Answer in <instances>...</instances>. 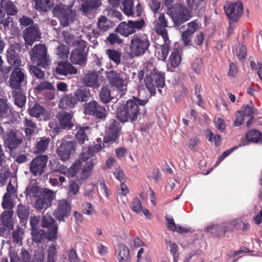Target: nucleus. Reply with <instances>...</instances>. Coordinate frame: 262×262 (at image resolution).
<instances>
[{
  "label": "nucleus",
  "mask_w": 262,
  "mask_h": 262,
  "mask_svg": "<svg viewBox=\"0 0 262 262\" xmlns=\"http://www.w3.org/2000/svg\"><path fill=\"white\" fill-rule=\"evenodd\" d=\"M135 31L130 27L128 22L126 23L125 21L121 22L115 29L116 32L124 37H128L129 35L134 33Z\"/></svg>",
  "instance_id": "nucleus-29"
},
{
  "label": "nucleus",
  "mask_w": 262,
  "mask_h": 262,
  "mask_svg": "<svg viewBox=\"0 0 262 262\" xmlns=\"http://www.w3.org/2000/svg\"><path fill=\"white\" fill-rule=\"evenodd\" d=\"M63 36L64 37L65 42L69 46H75L78 43V40L76 39V37L68 32H64L63 33Z\"/></svg>",
  "instance_id": "nucleus-48"
},
{
  "label": "nucleus",
  "mask_w": 262,
  "mask_h": 262,
  "mask_svg": "<svg viewBox=\"0 0 262 262\" xmlns=\"http://www.w3.org/2000/svg\"><path fill=\"white\" fill-rule=\"evenodd\" d=\"M48 157L46 155L38 156L33 159L30 165V171L34 176H40L47 166Z\"/></svg>",
  "instance_id": "nucleus-11"
},
{
  "label": "nucleus",
  "mask_w": 262,
  "mask_h": 262,
  "mask_svg": "<svg viewBox=\"0 0 262 262\" xmlns=\"http://www.w3.org/2000/svg\"><path fill=\"white\" fill-rule=\"evenodd\" d=\"M17 187V179L15 177H12L10 179V181L7 188V192L6 193L11 195L14 194L16 192Z\"/></svg>",
  "instance_id": "nucleus-43"
},
{
  "label": "nucleus",
  "mask_w": 262,
  "mask_h": 262,
  "mask_svg": "<svg viewBox=\"0 0 262 262\" xmlns=\"http://www.w3.org/2000/svg\"><path fill=\"white\" fill-rule=\"evenodd\" d=\"M73 95L77 102L86 101L91 97L90 90L86 88L78 89L74 92Z\"/></svg>",
  "instance_id": "nucleus-28"
},
{
  "label": "nucleus",
  "mask_w": 262,
  "mask_h": 262,
  "mask_svg": "<svg viewBox=\"0 0 262 262\" xmlns=\"http://www.w3.org/2000/svg\"><path fill=\"white\" fill-rule=\"evenodd\" d=\"M29 53L31 60L36 66L46 68L50 64L51 60L47 54V48L44 44L35 45Z\"/></svg>",
  "instance_id": "nucleus-4"
},
{
  "label": "nucleus",
  "mask_w": 262,
  "mask_h": 262,
  "mask_svg": "<svg viewBox=\"0 0 262 262\" xmlns=\"http://www.w3.org/2000/svg\"><path fill=\"white\" fill-rule=\"evenodd\" d=\"M2 2L5 14L7 13L8 15L13 16L17 14V8L12 2L8 0H2Z\"/></svg>",
  "instance_id": "nucleus-32"
},
{
  "label": "nucleus",
  "mask_w": 262,
  "mask_h": 262,
  "mask_svg": "<svg viewBox=\"0 0 262 262\" xmlns=\"http://www.w3.org/2000/svg\"><path fill=\"white\" fill-rule=\"evenodd\" d=\"M246 139L248 141L253 143H262V133L258 130L252 129L246 134Z\"/></svg>",
  "instance_id": "nucleus-31"
},
{
  "label": "nucleus",
  "mask_w": 262,
  "mask_h": 262,
  "mask_svg": "<svg viewBox=\"0 0 262 262\" xmlns=\"http://www.w3.org/2000/svg\"><path fill=\"white\" fill-rule=\"evenodd\" d=\"M17 213L18 217L21 220H26L28 218L29 214V207L23 205L22 204H18L17 206Z\"/></svg>",
  "instance_id": "nucleus-42"
},
{
  "label": "nucleus",
  "mask_w": 262,
  "mask_h": 262,
  "mask_svg": "<svg viewBox=\"0 0 262 262\" xmlns=\"http://www.w3.org/2000/svg\"><path fill=\"white\" fill-rule=\"evenodd\" d=\"M69 53V48L65 45H60L57 48V54L63 59L68 58Z\"/></svg>",
  "instance_id": "nucleus-51"
},
{
  "label": "nucleus",
  "mask_w": 262,
  "mask_h": 262,
  "mask_svg": "<svg viewBox=\"0 0 262 262\" xmlns=\"http://www.w3.org/2000/svg\"><path fill=\"white\" fill-rule=\"evenodd\" d=\"M106 39L111 45L120 44L123 42V39L115 33H110Z\"/></svg>",
  "instance_id": "nucleus-55"
},
{
  "label": "nucleus",
  "mask_w": 262,
  "mask_h": 262,
  "mask_svg": "<svg viewBox=\"0 0 262 262\" xmlns=\"http://www.w3.org/2000/svg\"><path fill=\"white\" fill-rule=\"evenodd\" d=\"M149 46V41L146 37L135 35L131 39L129 48L132 54L137 56L143 54Z\"/></svg>",
  "instance_id": "nucleus-6"
},
{
  "label": "nucleus",
  "mask_w": 262,
  "mask_h": 262,
  "mask_svg": "<svg viewBox=\"0 0 262 262\" xmlns=\"http://www.w3.org/2000/svg\"><path fill=\"white\" fill-rule=\"evenodd\" d=\"M21 142V140L17 138L16 133L13 130L8 133L4 138L5 144L10 150L16 148Z\"/></svg>",
  "instance_id": "nucleus-24"
},
{
  "label": "nucleus",
  "mask_w": 262,
  "mask_h": 262,
  "mask_svg": "<svg viewBox=\"0 0 262 262\" xmlns=\"http://www.w3.org/2000/svg\"><path fill=\"white\" fill-rule=\"evenodd\" d=\"M11 110L4 99H0V114H11Z\"/></svg>",
  "instance_id": "nucleus-61"
},
{
  "label": "nucleus",
  "mask_w": 262,
  "mask_h": 262,
  "mask_svg": "<svg viewBox=\"0 0 262 262\" xmlns=\"http://www.w3.org/2000/svg\"><path fill=\"white\" fill-rule=\"evenodd\" d=\"M70 59L73 64L84 66L86 60L83 50L77 49L73 51L70 56Z\"/></svg>",
  "instance_id": "nucleus-25"
},
{
  "label": "nucleus",
  "mask_w": 262,
  "mask_h": 262,
  "mask_svg": "<svg viewBox=\"0 0 262 262\" xmlns=\"http://www.w3.org/2000/svg\"><path fill=\"white\" fill-rule=\"evenodd\" d=\"M50 142L49 138H41L36 144L37 152H44L47 148Z\"/></svg>",
  "instance_id": "nucleus-44"
},
{
  "label": "nucleus",
  "mask_w": 262,
  "mask_h": 262,
  "mask_svg": "<svg viewBox=\"0 0 262 262\" xmlns=\"http://www.w3.org/2000/svg\"><path fill=\"white\" fill-rule=\"evenodd\" d=\"M227 15L233 21H236L242 15L243 6L241 2L231 3L225 6Z\"/></svg>",
  "instance_id": "nucleus-13"
},
{
  "label": "nucleus",
  "mask_w": 262,
  "mask_h": 262,
  "mask_svg": "<svg viewBox=\"0 0 262 262\" xmlns=\"http://www.w3.org/2000/svg\"><path fill=\"white\" fill-rule=\"evenodd\" d=\"M20 256L24 262H44L45 254L41 250L36 253L33 260L29 252L24 249H21Z\"/></svg>",
  "instance_id": "nucleus-26"
},
{
  "label": "nucleus",
  "mask_w": 262,
  "mask_h": 262,
  "mask_svg": "<svg viewBox=\"0 0 262 262\" xmlns=\"http://www.w3.org/2000/svg\"><path fill=\"white\" fill-rule=\"evenodd\" d=\"M106 53L109 58L117 65L119 64L121 61V53L115 50L107 49Z\"/></svg>",
  "instance_id": "nucleus-39"
},
{
  "label": "nucleus",
  "mask_w": 262,
  "mask_h": 262,
  "mask_svg": "<svg viewBox=\"0 0 262 262\" xmlns=\"http://www.w3.org/2000/svg\"><path fill=\"white\" fill-rule=\"evenodd\" d=\"M122 5L123 11L127 16H131L134 14L133 0H122Z\"/></svg>",
  "instance_id": "nucleus-41"
},
{
  "label": "nucleus",
  "mask_w": 262,
  "mask_h": 262,
  "mask_svg": "<svg viewBox=\"0 0 262 262\" xmlns=\"http://www.w3.org/2000/svg\"><path fill=\"white\" fill-rule=\"evenodd\" d=\"M100 100L104 103L109 102L112 97L111 95V91L107 86H102L99 93Z\"/></svg>",
  "instance_id": "nucleus-38"
},
{
  "label": "nucleus",
  "mask_w": 262,
  "mask_h": 262,
  "mask_svg": "<svg viewBox=\"0 0 262 262\" xmlns=\"http://www.w3.org/2000/svg\"><path fill=\"white\" fill-rule=\"evenodd\" d=\"M234 53L236 55L239 59H243L246 55V48L244 45L238 44V46L235 49H233Z\"/></svg>",
  "instance_id": "nucleus-50"
},
{
  "label": "nucleus",
  "mask_w": 262,
  "mask_h": 262,
  "mask_svg": "<svg viewBox=\"0 0 262 262\" xmlns=\"http://www.w3.org/2000/svg\"><path fill=\"white\" fill-rule=\"evenodd\" d=\"M59 124L62 128H70L74 124L72 116H58Z\"/></svg>",
  "instance_id": "nucleus-34"
},
{
  "label": "nucleus",
  "mask_w": 262,
  "mask_h": 262,
  "mask_svg": "<svg viewBox=\"0 0 262 262\" xmlns=\"http://www.w3.org/2000/svg\"><path fill=\"white\" fill-rule=\"evenodd\" d=\"M181 60V53L179 51H174L170 55V64L173 68L178 67L180 65Z\"/></svg>",
  "instance_id": "nucleus-37"
},
{
  "label": "nucleus",
  "mask_w": 262,
  "mask_h": 262,
  "mask_svg": "<svg viewBox=\"0 0 262 262\" xmlns=\"http://www.w3.org/2000/svg\"><path fill=\"white\" fill-rule=\"evenodd\" d=\"M13 97L14 98V101L16 105L19 107H22L26 101V96L23 94L20 89H15L12 92Z\"/></svg>",
  "instance_id": "nucleus-36"
},
{
  "label": "nucleus",
  "mask_w": 262,
  "mask_h": 262,
  "mask_svg": "<svg viewBox=\"0 0 262 262\" xmlns=\"http://www.w3.org/2000/svg\"><path fill=\"white\" fill-rule=\"evenodd\" d=\"M30 72L38 79H43L45 78V73L37 66L30 65L29 66Z\"/></svg>",
  "instance_id": "nucleus-53"
},
{
  "label": "nucleus",
  "mask_w": 262,
  "mask_h": 262,
  "mask_svg": "<svg viewBox=\"0 0 262 262\" xmlns=\"http://www.w3.org/2000/svg\"><path fill=\"white\" fill-rule=\"evenodd\" d=\"M90 133V129L88 127H80L75 135L76 138L80 144H83L85 140H88L87 135Z\"/></svg>",
  "instance_id": "nucleus-33"
},
{
  "label": "nucleus",
  "mask_w": 262,
  "mask_h": 262,
  "mask_svg": "<svg viewBox=\"0 0 262 262\" xmlns=\"http://www.w3.org/2000/svg\"><path fill=\"white\" fill-rule=\"evenodd\" d=\"M164 41L165 43L162 46L161 48L162 57L163 60H165L167 56L168 52L170 50L169 43L170 42L168 38L167 40Z\"/></svg>",
  "instance_id": "nucleus-60"
},
{
  "label": "nucleus",
  "mask_w": 262,
  "mask_h": 262,
  "mask_svg": "<svg viewBox=\"0 0 262 262\" xmlns=\"http://www.w3.org/2000/svg\"><path fill=\"white\" fill-rule=\"evenodd\" d=\"M202 61L199 59H195L191 64V69L194 74L198 75L200 73V69L202 67Z\"/></svg>",
  "instance_id": "nucleus-62"
},
{
  "label": "nucleus",
  "mask_w": 262,
  "mask_h": 262,
  "mask_svg": "<svg viewBox=\"0 0 262 262\" xmlns=\"http://www.w3.org/2000/svg\"><path fill=\"white\" fill-rule=\"evenodd\" d=\"M141 201L138 198H135L132 203L131 208L137 213L140 214L143 209Z\"/></svg>",
  "instance_id": "nucleus-56"
},
{
  "label": "nucleus",
  "mask_w": 262,
  "mask_h": 262,
  "mask_svg": "<svg viewBox=\"0 0 262 262\" xmlns=\"http://www.w3.org/2000/svg\"><path fill=\"white\" fill-rule=\"evenodd\" d=\"M21 51L20 44L15 42L9 46L7 51V58L8 63L15 67L21 65V60L19 55Z\"/></svg>",
  "instance_id": "nucleus-10"
},
{
  "label": "nucleus",
  "mask_w": 262,
  "mask_h": 262,
  "mask_svg": "<svg viewBox=\"0 0 262 262\" xmlns=\"http://www.w3.org/2000/svg\"><path fill=\"white\" fill-rule=\"evenodd\" d=\"M168 228L173 231H177L180 233L187 232L188 230L179 225H176L172 219H167Z\"/></svg>",
  "instance_id": "nucleus-45"
},
{
  "label": "nucleus",
  "mask_w": 262,
  "mask_h": 262,
  "mask_svg": "<svg viewBox=\"0 0 262 262\" xmlns=\"http://www.w3.org/2000/svg\"><path fill=\"white\" fill-rule=\"evenodd\" d=\"M52 12L54 15L59 19L63 27H67L70 23H73L76 17V12L72 9V6L59 4L54 7Z\"/></svg>",
  "instance_id": "nucleus-2"
},
{
  "label": "nucleus",
  "mask_w": 262,
  "mask_h": 262,
  "mask_svg": "<svg viewBox=\"0 0 262 262\" xmlns=\"http://www.w3.org/2000/svg\"><path fill=\"white\" fill-rule=\"evenodd\" d=\"M145 84L151 94L156 93V89L161 93V90L165 86L164 77L160 73H151L149 76H147L145 79Z\"/></svg>",
  "instance_id": "nucleus-7"
},
{
  "label": "nucleus",
  "mask_w": 262,
  "mask_h": 262,
  "mask_svg": "<svg viewBox=\"0 0 262 262\" xmlns=\"http://www.w3.org/2000/svg\"><path fill=\"white\" fill-rule=\"evenodd\" d=\"M238 113H243V115H253L258 113L257 110L252 103L244 105Z\"/></svg>",
  "instance_id": "nucleus-47"
},
{
  "label": "nucleus",
  "mask_w": 262,
  "mask_h": 262,
  "mask_svg": "<svg viewBox=\"0 0 262 262\" xmlns=\"http://www.w3.org/2000/svg\"><path fill=\"white\" fill-rule=\"evenodd\" d=\"M12 211L9 210L3 212L0 216V233H4L7 229L11 230L13 226L11 221Z\"/></svg>",
  "instance_id": "nucleus-21"
},
{
  "label": "nucleus",
  "mask_w": 262,
  "mask_h": 262,
  "mask_svg": "<svg viewBox=\"0 0 262 262\" xmlns=\"http://www.w3.org/2000/svg\"><path fill=\"white\" fill-rule=\"evenodd\" d=\"M128 22L130 27L134 30H135V29H141L145 24V21L143 19H140L137 21L128 20Z\"/></svg>",
  "instance_id": "nucleus-59"
},
{
  "label": "nucleus",
  "mask_w": 262,
  "mask_h": 262,
  "mask_svg": "<svg viewBox=\"0 0 262 262\" xmlns=\"http://www.w3.org/2000/svg\"><path fill=\"white\" fill-rule=\"evenodd\" d=\"M146 102V100L133 97V99L127 101L125 106L118 107L117 113L122 115H144L146 113L144 105Z\"/></svg>",
  "instance_id": "nucleus-3"
},
{
  "label": "nucleus",
  "mask_w": 262,
  "mask_h": 262,
  "mask_svg": "<svg viewBox=\"0 0 262 262\" xmlns=\"http://www.w3.org/2000/svg\"><path fill=\"white\" fill-rule=\"evenodd\" d=\"M40 37V33L37 25L26 28L23 32V37L27 45L31 46Z\"/></svg>",
  "instance_id": "nucleus-17"
},
{
  "label": "nucleus",
  "mask_w": 262,
  "mask_h": 262,
  "mask_svg": "<svg viewBox=\"0 0 262 262\" xmlns=\"http://www.w3.org/2000/svg\"><path fill=\"white\" fill-rule=\"evenodd\" d=\"M45 112V109L39 104H35L30 110V115H42Z\"/></svg>",
  "instance_id": "nucleus-63"
},
{
  "label": "nucleus",
  "mask_w": 262,
  "mask_h": 262,
  "mask_svg": "<svg viewBox=\"0 0 262 262\" xmlns=\"http://www.w3.org/2000/svg\"><path fill=\"white\" fill-rule=\"evenodd\" d=\"M35 89L38 92H41L46 90H54V88L53 84L51 82L43 81L37 85L35 87Z\"/></svg>",
  "instance_id": "nucleus-54"
},
{
  "label": "nucleus",
  "mask_w": 262,
  "mask_h": 262,
  "mask_svg": "<svg viewBox=\"0 0 262 262\" xmlns=\"http://www.w3.org/2000/svg\"><path fill=\"white\" fill-rule=\"evenodd\" d=\"M32 238L35 242H40L45 237V232L41 229H33L31 232Z\"/></svg>",
  "instance_id": "nucleus-49"
},
{
  "label": "nucleus",
  "mask_w": 262,
  "mask_h": 262,
  "mask_svg": "<svg viewBox=\"0 0 262 262\" xmlns=\"http://www.w3.org/2000/svg\"><path fill=\"white\" fill-rule=\"evenodd\" d=\"M102 148L103 146L100 144L90 146L86 152L83 151L80 160L74 163L70 169L61 167L60 171L69 177H73L77 174V171L82 167V178H88L91 174L93 166L96 164V162H93L92 157L94 153L100 151Z\"/></svg>",
  "instance_id": "nucleus-1"
},
{
  "label": "nucleus",
  "mask_w": 262,
  "mask_h": 262,
  "mask_svg": "<svg viewBox=\"0 0 262 262\" xmlns=\"http://www.w3.org/2000/svg\"><path fill=\"white\" fill-rule=\"evenodd\" d=\"M110 20L104 16H101L98 20V27L103 32L107 31L110 27Z\"/></svg>",
  "instance_id": "nucleus-40"
},
{
  "label": "nucleus",
  "mask_w": 262,
  "mask_h": 262,
  "mask_svg": "<svg viewBox=\"0 0 262 262\" xmlns=\"http://www.w3.org/2000/svg\"><path fill=\"white\" fill-rule=\"evenodd\" d=\"M129 192V190L127 186L124 183H122L117 190V200H119V198L122 199V196H125Z\"/></svg>",
  "instance_id": "nucleus-57"
},
{
  "label": "nucleus",
  "mask_w": 262,
  "mask_h": 262,
  "mask_svg": "<svg viewBox=\"0 0 262 262\" xmlns=\"http://www.w3.org/2000/svg\"><path fill=\"white\" fill-rule=\"evenodd\" d=\"M169 27L165 15L164 13H160L156 21L155 30L157 33L161 35L164 40H168V33L165 28Z\"/></svg>",
  "instance_id": "nucleus-19"
},
{
  "label": "nucleus",
  "mask_w": 262,
  "mask_h": 262,
  "mask_svg": "<svg viewBox=\"0 0 262 262\" xmlns=\"http://www.w3.org/2000/svg\"><path fill=\"white\" fill-rule=\"evenodd\" d=\"M117 258L119 262H129L130 259L128 247L123 244L118 245L116 250Z\"/></svg>",
  "instance_id": "nucleus-27"
},
{
  "label": "nucleus",
  "mask_w": 262,
  "mask_h": 262,
  "mask_svg": "<svg viewBox=\"0 0 262 262\" xmlns=\"http://www.w3.org/2000/svg\"><path fill=\"white\" fill-rule=\"evenodd\" d=\"M55 197V192L49 189H45L36 200L35 207L40 211H44L51 206L52 201Z\"/></svg>",
  "instance_id": "nucleus-8"
},
{
  "label": "nucleus",
  "mask_w": 262,
  "mask_h": 262,
  "mask_svg": "<svg viewBox=\"0 0 262 262\" xmlns=\"http://www.w3.org/2000/svg\"><path fill=\"white\" fill-rule=\"evenodd\" d=\"M9 83L11 88L19 90L21 85L27 83V77L24 70L19 67H16L10 75Z\"/></svg>",
  "instance_id": "nucleus-9"
},
{
  "label": "nucleus",
  "mask_w": 262,
  "mask_h": 262,
  "mask_svg": "<svg viewBox=\"0 0 262 262\" xmlns=\"http://www.w3.org/2000/svg\"><path fill=\"white\" fill-rule=\"evenodd\" d=\"M121 126L116 121H112L106 127L104 142L108 143L115 141L118 138Z\"/></svg>",
  "instance_id": "nucleus-14"
},
{
  "label": "nucleus",
  "mask_w": 262,
  "mask_h": 262,
  "mask_svg": "<svg viewBox=\"0 0 262 262\" xmlns=\"http://www.w3.org/2000/svg\"><path fill=\"white\" fill-rule=\"evenodd\" d=\"M98 77L99 74L97 72H89L83 77V83L88 87L98 88L100 85Z\"/></svg>",
  "instance_id": "nucleus-22"
},
{
  "label": "nucleus",
  "mask_w": 262,
  "mask_h": 262,
  "mask_svg": "<svg viewBox=\"0 0 262 262\" xmlns=\"http://www.w3.org/2000/svg\"><path fill=\"white\" fill-rule=\"evenodd\" d=\"M76 103L77 102L74 99L73 95L72 96L66 95L61 99L59 103V106L63 108H67L68 107L72 108Z\"/></svg>",
  "instance_id": "nucleus-35"
},
{
  "label": "nucleus",
  "mask_w": 262,
  "mask_h": 262,
  "mask_svg": "<svg viewBox=\"0 0 262 262\" xmlns=\"http://www.w3.org/2000/svg\"><path fill=\"white\" fill-rule=\"evenodd\" d=\"M71 209L70 203L66 200H60L58 207L54 212V216L60 221H64V218L69 216Z\"/></svg>",
  "instance_id": "nucleus-16"
},
{
  "label": "nucleus",
  "mask_w": 262,
  "mask_h": 262,
  "mask_svg": "<svg viewBox=\"0 0 262 262\" xmlns=\"http://www.w3.org/2000/svg\"><path fill=\"white\" fill-rule=\"evenodd\" d=\"M41 226L43 228L48 229V237L50 240H53L57 237V226L55 224L54 219L50 215L47 214L41 220Z\"/></svg>",
  "instance_id": "nucleus-12"
},
{
  "label": "nucleus",
  "mask_w": 262,
  "mask_h": 262,
  "mask_svg": "<svg viewBox=\"0 0 262 262\" xmlns=\"http://www.w3.org/2000/svg\"><path fill=\"white\" fill-rule=\"evenodd\" d=\"M57 75L67 76L76 74L77 70L69 63L60 62L55 69Z\"/></svg>",
  "instance_id": "nucleus-23"
},
{
  "label": "nucleus",
  "mask_w": 262,
  "mask_h": 262,
  "mask_svg": "<svg viewBox=\"0 0 262 262\" xmlns=\"http://www.w3.org/2000/svg\"><path fill=\"white\" fill-rule=\"evenodd\" d=\"M106 76L111 84L120 91L126 89V85L121 75L116 71L111 70L106 72Z\"/></svg>",
  "instance_id": "nucleus-18"
},
{
  "label": "nucleus",
  "mask_w": 262,
  "mask_h": 262,
  "mask_svg": "<svg viewBox=\"0 0 262 262\" xmlns=\"http://www.w3.org/2000/svg\"><path fill=\"white\" fill-rule=\"evenodd\" d=\"M23 235V232L18 229L13 232L12 235V239L14 242L18 244L19 246L22 245V236Z\"/></svg>",
  "instance_id": "nucleus-58"
},
{
  "label": "nucleus",
  "mask_w": 262,
  "mask_h": 262,
  "mask_svg": "<svg viewBox=\"0 0 262 262\" xmlns=\"http://www.w3.org/2000/svg\"><path fill=\"white\" fill-rule=\"evenodd\" d=\"M83 108L85 115H106L108 113V108L101 106L96 101H91L85 103Z\"/></svg>",
  "instance_id": "nucleus-15"
},
{
  "label": "nucleus",
  "mask_w": 262,
  "mask_h": 262,
  "mask_svg": "<svg viewBox=\"0 0 262 262\" xmlns=\"http://www.w3.org/2000/svg\"><path fill=\"white\" fill-rule=\"evenodd\" d=\"M25 124L27 127L25 129L26 136L28 139L30 138V136L33 134L35 129V124L31 120L26 119Z\"/></svg>",
  "instance_id": "nucleus-46"
},
{
  "label": "nucleus",
  "mask_w": 262,
  "mask_h": 262,
  "mask_svg": "<svg viewBox=\"0 0 262 262\" xmlns=\"http://www.w3.org/2000/svg\"><path fill=\"white\" fill-rule=\"evenodd\" d=\"M168 13L175 27H179L191 17L190 11L185 6L180 4H175L168 8Z\"/></svg>",
  "instance_id": "nucleus-5"
},
{
  "label": "nucleus",
  "mask_w": 262,
  "mask_h": 262,
  "mask_svg": "<svg viewBox=\"0 0 262 262\" xmlns=\"http://www.w3.org/2000/svg\"><path fill=\"white\" fill-rule=\"evenodd\" d=\"M74 148L73 142L63 141L57 148L56 153L61 160L66 161L70 158L71 151L74 150Z\"/></svg>",
  "instance_id": "nucleus-20"
},
{
  "label": "nucleus",
  "mask_w": 262,
  "mask_h": 262,
  "mask_svg": "<svg viewBox=\"0 0 262 262\" xmlns=\"http://www.w3.org/2000/svg\"><path fill=\"white\" fill-rule=\"evenodd\" d=\"M53 4L52 0H35L34 7L37 10L47 12L51 9Z\"/></svg>",
  "instance_id": "nucleus-30"
},
{
  "label": "nucleus",
  "mask_w": 262,
  "mask_h": 262,
  "mask_svg": "<svg viewBox=\"0 0 262 262\" xmlns=\"http://www.w3.org/2000/svg\"><path fill=\"white\" fill-rule=\"evenodd\" d=\"M82 211L84 214L91 215L94 213L95 210L92 204L85 202L82 205Z\"/></svg>",
  "instance_id": "nucleus-64"
},
{
  "label": "nucleus",
  "mask_w": 262,
  "mask_h": 262,
  "mask_svg": "<svg viewBox=\"0 0 262 262\" xmlns=\"http://www.w3.org/2000/svg\"><path fill=\"white\" fill-rule=\"evenodd\" d=\"M13 203L11 199V195L5 193L3 196L2 206L5 209H11L13 207Z\"/></svg>",
  "instance_id": "nucleus-52"
}]
</instances>
